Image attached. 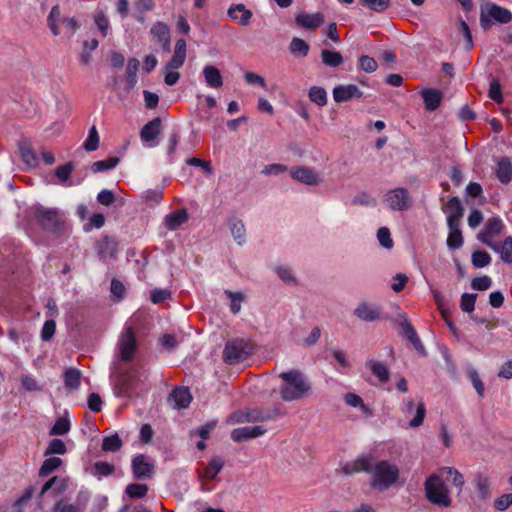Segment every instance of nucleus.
Wrapping results in <instances>:
<instances>
[{"mask_svg": "<svg viewBox=\"0 0 512 512\" xmlns=\"http://www.w3.org/2000/svg\"><path fill=\"white\" fill-rule=\"evenodd\" d=\"M375 458L371 453H363L355 460L346 462L342 471L345 475L366 472L372 473L371 487L380 491L391 487L399 478V469L387 460H381L374 465Z\"/></svg>", "mask_w": 512, "mask_h": 512, "instance_id": "obj_1", "label": "nucleus"}, {"mask_svg": "<svg viewBox=\"0 0 512 512\" xmlns=\"http://www.w3.org/2000/svg\"><path fill=\"white\" fill-rule=\"evenodd\" d=\"M279 378L282 380L279 387L282 400L286 402L297 401L311 394V383L300 370L292 369L281 372Z\"/></svg>", "mask_w": 512, "mask_h": 512, "instance_id": "obj_2", "label": "nucleus"}, {"mask_svg": "<svg viewBox=\"0 0 512 512\" xmlns=\"http://www.w3.org/2000/svg\"><path fill=\"white\" fill-rule=\"evenodd\" d=\"M34 219L40 228L49 233H59L64 228V220L57 209L45 208L43 206L35 207Z\"/></svg>", "mask_w": 512, "mask_h": 512, "instance_id": "obj_3", "label": "nucleus"}, {"mask_svg": "<svg viewBox=\"0 0 512 512\" xmlns=\"http://www.w3.org/2000/svg\"><path fill=\"white\" fill-rule=\"evenodd\" d=\"M426 498L432 504L448 507L451 500L448 495V489L441 477L437 474L430 475L424 484Z\"/></svg>", "mask_w": 512, "mask_h": 512, "instance_id": "obj_4", "label": "nucleus"}, {"mask_svg": "<svg viewBox=\"0 0 512 512\" xmlns=\"http://www.w3.org/2000/svg\"><path fill=\"white\" fill-rule=\"evenodd\" d=\"M251 354L252 347L247 341L234 339L225 344L223 359L229 365H236L247 360Z\"/></svg>", "mask_w": 512, "mask_h": 512, "instance_id": "obj_5", "label": "nucleus"}, {"mask_svg": "<svg viewBox=\"0 0 512 512\" xmlns=\"http://www.w3.org/2000/svg\"><path fill=\"white\" fill-rule=\"evenodd\" d=\"M281 415L278 407L252 408L245 413L237 412L231 415V419L237 423L244 422H267L277 419Z\"/></svg>", "mask_w": 512, "mask_h": 512, "instance_id": "obj_6", "label": "nucleus"}, {"mask_svg": "<svg viewBox=\"0 0 512 512\" xmlns=\"http://www.w3.org/2000/svg\"><path fill=\"white\" fill-rule=\"evenodd\" d=\"M507 24L512 21V13L495 3H487L485 10L482 7L480 14V25L484 30L491 27L492 22Z\"/></svg>", "mask_w": 512, "mask_h": 512, "instance_id": "obj_7", "label": "nucleus"}, {"mask_svg": "<svg viewBox=\"0 0 512 512\" xmlns=\"http://www.w3.org/2000/svg\"><path fill=\"white\" fill-rule=\"evenodd\" d=\"M383 202L392 211H406L412 206L409 191L403 187L387 191L383 196Z\"/></svg>", "mask_w": 512, "mask_h": 512, "instance_id": "obj_8", "label": "nucleus"}, {"mask_svg": "<svg viewBox=\"0 0 512 512\" xmlns=\"http://www.w3.org/2000/svg\"><path fill=\"white\" fill-rule=\"evenodd\" d=\"M504 227L502 219L499 216H493L487 220L483 229L477 235V239L494 251H498L499 245L493 242L491 238L499 235Z\"/></svg>", "mask_w": 512, "mask_h": 512, "instance_id": "obj_9", "label": "nucleus"}, {"mask_svg": "<svg viewBox=\"0 0 512 512\" xmlns=\"http://www.w3.org/2000/svg\"><path fill=\"white\" fill-rule=\"evenodd\" d=\"M136 334L132 327H125L118 340V348L120 358L124 362H129L133 359L137 350Z\"/></svg>", "mask_w": 512, "mask_h": 512, "instance_id": "obj_10", "label": "nucleus"}, {"mask_svg": "<svg viewBox=\"0 0 512 512\" xmlns=\"http://www.w3.org/2000/svg\"><path fill=\"white\" fill-rule=\"evenodd\" d=\"M131 470L134 479L148 480L155 474V465L144 454H137L131 461Z\"/></svg>", "mask_w": 512, "mask_h": 512, "instance_id": "obj_11", "label": "nucleus"}, {"mask_svg": "<svg viewBox=\"0 0 512 512\" xmlns=\"http://www.w3.org/2000/svg\"><path fill=\"white\" fill-rule=\"evenodd\" d=\"M353 313L357 318L365 322H373L383 319L381 307L365 301L360 302L354 309Z\"/></svg>", "mask_w": 512, "mask_h": 512, "instance_id": "obj_12", "label": "nucleus"}, {"mask_svg": "<svg viewBox=\"0 0 512 512\" xmlns=\"http://www.w3.org/2000/svg\"><path fill=\"white\" fill-rule=\"evenodd\" d=\"M442 210L447 215V226L460 225L464 215V207L459 197H451Z\"/></svg>", "mask_w": 512, "mask_h": 512, "instance_id": "obj_13", "label": "nucleus"}, {"mask_svg": "<svg viewBox=\"0 0 512 512\" xmlns=\"http://www.w3.org/2000/svg\"><path fill=\"white\" fill-rule=\"evenodd\" d=\"M332 93L334 101L337 103L346 102L352 98L359 99L363 96V92L355 84L338 85L334 87Z\"/></svg>", "mask_w": 512, "mask_h": 512, "instance_id": "obj_14", "label": "nucleus"}, {"mask_svg": "<svg viewBox=\"0 0 512 512\" xmlns=\"http://www.w3.org/2000/svg\"><path fill=\"white\" fill-rule=\"evenodd\" d=\"M186 41L181 38L176 41L174 53L165 65V70H177L181 68L186 59Z\"/></svg>", "mask_w": 512, "mask_h": 512, "instance_id": "obj_15", "label": "nucleus"}, {"mask_svg": "<svg viewBox=\"0 0 512 512\" xmlns=\"http://www.w3.org/2000/svg\"><path fill=\"white\" fill-rule=\"evenodd\" d=\"M266 432L262 426H245L232 430L231 439L234 442H242L248 439L256 438Z\"/></svg>", "mask_w": 512, "mask_h": 512, "instance_id": "obj_16", "label": "nucleus"}, {"mask_svg": "<svg viewBox=\"0 0 512 512\" xmlns=\"http://www.w3.org/2000/svg\"><path fill=\"white\" fill-rule=\"evenodd\" d=\"M295 22L300 27L313 30L324 23V15L321 12L314 14L302 12L296 15Z\"/></svg>", "mask_w": 512, "mask_h": 512, "instance_id": "obj_17", "label": "nucleus"}, {"mask_svg": "<svg viewBox=\"0 0 512 512\" xmlns=\"http://www.w3.org/2000/svg\"><path fill=\"white\" fill-rule=\"evenodd\" d=\"M290 175L294 180L306 185H317L319 182L318 175L308 167H293L290 170Z\"/></svg>", "mask_w": 512, "mask_h": 512, "instance_id": "obj_18", "label": "nucleus"}, {"mask_svg": "<svg viewBox=\"0 0 512 512\" xmlns=\"http://www.w3.org/2000/svg\"><path fill=\"white\" fill-rule=\"evenodd\" d=\"M205 83L208 87L219 89L223 86V77L220 70L213 65H206L202 70Z\"/></svg>", "mask_w": 512, "mask_h": 512, "instance_id": "obj_19", "label": "nucleus"}, {"mask_svg": "<svg viewBox=\"0 0 512 512\" xmlns=\"http://www.w3.org/2000/svg\"><path fill=\"white\" fill-rule=\"evenodd\" d=\"M169 399L174 402L176 409H185L191 403L192 396L187 387H176L171 392Z\"/></svg>", "mask_w": 512, "mask_h": 512, "instance_id": "obj_20", "label": "nucleus"}, {"mask_svg": "<svg viewBox=\"0 0 512 512\" xmlns=\"http://www.w3.org/2000/svg\"><path fill=\"white\" fill-rule=\"evenodd\" d=\"M161 122V118L155 117L146 123L140 131L141 140L144 142L155 140L161 132Z\"/></svg>", "mask_w": 512, "mask_h": 512, "instance_id": "obj_21", "label": "nucleus"}, {"mask_svg": "<svg viewBox=\"0 0 512 512\" xmlns=\"http://www.w3.org/2000/svg\"><path fill=\"white\" fill-rule=\"evenodd\" d=\"M228 15L241 26H247L252 18V12L249 9H246L243 4L231 6L228 9Z\"/></svg>", "mask_w": 512, "mask_h": 512, "instance_id": "obj_22", "label": "nucleus"}, {"mask_svg": "<svg viewBox=\"0 0 512 512\" xmlns=\"http://www.w3.org/2000/svg\"><path fill=\"white\" fill-rule=\"evenodd\" d=\"M188 220V213L185 209L173 211L166 215L165 226L170 231L177 230L182 224Z\"/></svg>", "mask_w": 512, "mask_h": 512, "instance_id": "obj_23", "label": "nucleus"}, {"mask_svg": "<svg viewBox=\"0 0 512 512\" xmlns=\"http://www.w3.org/2000/svg\"><path fill=\"white\" fill-rule=\"evenodd\" d=\"M422 98L426 110L435 111L441 104L442 93L434 88H428L422 91Z\"/></svg>", "mask_w": 512, "mask_h": 512, "instance_id": "obj_24", "label": "nucleus"}, {"mask_svg": "<svg viewBox=\"0 0 512 512\" xmlns=\"http://www.w3.org/2000/svg\"><path fill=\"white\" fill-rule=\"evenodd\" d=\"M224 460L220 456H214L204 468L200 478L212 481L224 467Z\"/></svg>", "mask_w": 512, "mask_h": 512, "instance_id": "obj_25", "label": "nucleus"}, {"mask_svg": "<svg viewBox=\"0 0 512 512\" xmlns=\"http://www.w3.org/2000/svg\"><path fill=\"white\" fill-rule=\"evenodd\" d=\"M496 176L503 184L512 180V163L509 158H502L497 164Z\"/></svg>", "mask_w": 512, "mask_h": 512, "instance_id": "obj_26", "label": "nucleus"}, {"mask_svg": "<svg viewBox=\"0 0 512 512\" xmlns=\"http://www.w3.org/2000/svg\"><path fill=\"white\" fill-rule=\"evenodd\" d=\"M366 366L370 368L373 375H375L380 382L385 383L389 380L390 372L384 363L371 359L366 362Z\"/></svg>", "mask_w": 512, "mask_h": 512, "instance_id": "obj_27", "label": "nucleus"}, {"mask_svg": "<svg viewBox=\"0 0 512 512\" xmlns=\"http://www.w3.org/2000/svg\"><path fill=\"white\" fill-rule=\"evenodd\" d=\"M150 33L153 37V39L158 43L161 44L164 41L171 38L170 36V29L168 25L162 21H157L153 26L151 27Z\"/></svg>", "mask_w": 512, "mask_h": 512, "instance_id": "obj_28", "label": "nucleus"}, {"mask_svg": "<svg viewBox=\"0 0 512 512\" xmlns=\"http://www.w3.org/2000/svg\"><path fill=\"white\" fill-rule=\"evenodd\" d=\"M449 234L447 237V246L449 249L456 250L462 247L464 239L460 230V225L447 226Z\"/></svg>", "mask_w": 512, "mask_h": 512, "instance_id": "obj_29", "label": "nucleus"}, {"mask_svg": "<svg viewBox=\"0 0 512 512\" xmlns=\"http://www.w3.org/2000/svg\"><path fill=\"white\" fill-rule=\"evenodd\" d=\"M65 387L71 390H77L81 385V372L77 368H68L64 372Z\"/></svg>", "mask_w": 512, "mask_h": 512, "instance_id": "obj_30", "label": "nucleus"}, {"mask_svg": "<svg viewBox=\"0 0 512 512\" xmlns=\"http://www.w3.org/2000/svg\"><path fill=\"white\" fill-rule=\"evenodd\" d=\"M140 62L136 58H130L126 67V75H127V89L130 90L134 88L137 83V72L139 70Z\"/></svg>", "mask_w": 512, "mask_h": 512, "instance_id": "obj_31", "label": "nucleus"}, {"mask_svg": "<svg viewBox=\"0 0 512 512\" xmlns=\"http://www.w3.org/2000/svg\"><path fill=\"white\" fill-rule=\"evenodd\" d=\"M475 487L481 499H488L491 495L490 482L487 476L478 473L475 477Z\"/></svg>", "mask_w": 512, "mask_h": 512, "instance_id": "obj_32", "label": "nucleus"}, {"mask_svg": "<svg viewBox=\"0 0 512 512\" xmlns=\"http://www.w3.org/2000/svg\"><path fill=\"white\" fill-rule=\"evenodd\" d=\"M290 53L296 57H306L309 53V44L301 38L294 37L289 45Z\"/></svg>", "mask_w": 512, "mask_h": 512, "instance_id": "obj_33", "label": "nucleus"}, {"mask_svg": "<svg viewBox=\"0 0 512 512\" xmlns=\"http://www.w3.org/2000/svg\"><path fill=\"white\" fill-rule=\"evenodd\" d=\"M148 486L143 483H130L125 488V495L130 499H141L146 497Z\"/></svg>", "mask_w": 512, "mask_h": 512, "instance_id": "obj_34", "label": "nucleus"}, {"mask_svg": "<svg viewBox=\"0 0 512 512\" xmlns=\"http://www.w3.org/2000/svg\"><path fill=\"white\" fill-rule=\"evenodd\" d=\"M230 230L234 240L242 245L246 242V229L241 220L233 219L230 222Z\"/></svg>", "mask_w": 512, "mask_h": 512, "instance_id": "obj_35", "label": "nucleus"}, {"mask_svg": "<svg viewBox=\"0 0 512 512\" xmlns=\"http://www.w3.org/2000/svg\"><path fill=\"white\" fill-rule=\"evenodd\" d=\"M62 465V459L59 457H49L46 458L40 469H39V476L40 477H47L52 472H54L56 469H58Z\"/></svg>", "mask_w": 512, "mask_h": 512, "instance_id": "obj_36", "label": "nucleus"}, {"mask_svg": "<svg viewBox=\"0 0 512 512\" xmlns=\"http://www.w3.org/2000/svg\"><path fill=\"white\" fill-rule=\"evenodd\" d=\"M19 150L21 158L26 165H28L29 167L38 166V158L29 144L21 143L19 145Z\"/></svg>", "mask_w": 512, "mask_h": 512, "instance_id": "obj_37", "label": "nucleus"}, {"mask_svg": "<svg viewBox=\"0 0 512 512\" xmlns=\"http://www.w3.org/2000/svg\"><path fill=\"white\" fill-rule=\"evenodd\" d=\"M122 445L123 442L120 436L115 433L103 438L101 448L105 452H117L121 449Z\"/></svg>", "mask_w": 512, "mask_h": 512, "instance_id": "obj_38", "label": "nucleus"}, {"mask_svg": "<svg viewBox=\"0 0 512 512\" xmlns=\"http://www.w3.org/2000/svg\"><path fill=\"white\" fill-rule=\"evenodd\" d=\"M321 58L323 63L329 67H338L343 63V57L337 51L324 49L321 52Z\"/></svg>", "mask_w": 512, "mask_h": 512, "instance_id": "obj_39", "label": "nucleus"}, {"mask_svg": "<svg viewBox=\"0 0 512 512\" xmlns=\"http://www.w3.org/2000/svg\"><path fill=\"white\" fill-rule=\"evenodd\" d=\"M311 102L318 106H325L327 104V92L323 87L312 86L308 93Z\"/></svg>", "mask_w": 512, "mask_h": 512, "instance_id": "obj_40", "label": "nucleus"}, {"mask_svg": "<svg viewBox=\"0 0 512 512\" xmlns=\"http://www.w3.org/2000/svg\"><path fill=\"white\" fill-rule=\"evenodd\" d=\"M119 161L120 159L116 156L110 157L105 160H99L92 164L91 170L93 173L108 171L115 168L118 165Z\"/></svg>", "mask_w": 512, "mask_h": 512, "instance_id": "obj_41", "label": "nucleus"}, {"mask_svg": "<svg viewBox=\"0 0 512 512\" xmlns=\"http://www.w3.org/2000/svg\"><path fill=\"white\" fill-rule=\"evenodd\" d=\"M488 97L497 104H501L504 101L502 88L499 79L493 78L489 85Z\"/></svg>", "mask_w": 512, "mask_h": 512, "instance_id": "obj_42", "label": "nucleus"}, {"mask_svg": "<svg viewBox=\"0 0 512 512\" xmlns=\"http://www.w3.org/2000/svg\"><path fill=\"white\" fill-rule=\"evenodd\" d=\"M467 376L470 379L474 389L476 390L479 397H483L485 393V387L484 383L482 382L481 378L479 377V374L477 370L473 367H470L467 369Z\"/></svg>", "mask_w": 512, "mask_h": 512, "instance_id": "obj_43", "label": "nucleus"}, {"mask_svg": "<svg viewBox=\"0 0 512 512\" xmlns=\"http://www.w3.org/2000/svg\"><path fill=\"white\" fill-rule=\"evenodd\" d=\"M99 146V134L95 126H92L89 130L87 139L83 143V148L86 151L92 152L98 149Z\"/></svg>", "mask_w": 512, "mask_h": 512, "instance_id": "obj_44", "label": "nucleus"}, {"mask_svg": "<svg viewBox=\"0 0 512 512\" xmlns=\"http://www.w3.org/2000/svg\"><path fill=\"white\" fill-rule=\"evenodd\" d=\"M57 482H59V484L55 488V492L62 493L66 488L65 480H59L57 476H53L42 486L39 497H43Z\"/></svg>", "mask_w": 512, "mask_h": 512, "instance_id": "obj_45", "label": "nucleus"}, {"mask_svg": "<svg viewBox=\"0 0 512 512\" xmlns=\"http://www.w3.org/2000/svg\"><path fill=\"white\" fill-rule=\"evenodd\" d=\"M477 294L475 293H464L461 296L460 308L465 313H471L475 309V302Z\"/></svg>", "mask_w": 512, "mask_h": 512, "instance_id": "obj_46", "label": "nucleus"}, {"mask_svg": "<svg viewBox=\"0 0 512 512\" xmlns=\"http://www.w3.org/2000/svg\"><path fill=\"white\" fill-rule=\"evenodd\" d=\"M66 452H67V448H66L65 443L59 438H54L50 441L44 455L45 456L52 455V454L63 455Z\"/></svg>", "mask_w": 512, "mask_h": 512, "instance_id": "obj_47", "label": "nucleus"}, {"mask_svg": "<svg viewBox=\"0 0 512 512\" xmlns=\"http://www.w3.org/2000/svg\"><path fill=\"white\" fill-rule=\"evenodd\" d=\"M472 265L476 268H483L490 264L491 257L486 251H474L472 254Z\"/></svg>", "mask_w": 512, "mask_h": 512, "instance_id": "obj_48", "label": "nucleus"}, {"mask_svg": "<svg viewBox=\"0 0 512 512\" xmlns=\"http://www.w3.org/2000/svg\"><path fill=\"white\" fill-rule=\"evenodd\" d=\"M95 476L98 478L107 477L114 473L115 467L106 461H97L94 464Z\"/></svg>", "mask_w": 512, "mask_h": 512, "instance_id": "obj_49", "label": "nucleus"}, {"mask_svg": "<svg viewBox=\"0 0 512 512\" xmlns=\"http://www.w3.org/2000/svg\"><path fill=\"white\" fill-rule=\"evenodd\" d=\"M426 416V407L425 404L421 401L418 403L416 407L415 416L409 421V427L418 428L420 427Z\"/></svg>", "mask_w": 512, "mask_h": 512, "instance_id": "obj_50", "label": "nucleus"}, {"mask_svg": "<svg viewBox=\"0 0 512 512\" xmlns=\"http://www.w3.org/2000/svg\"><path fill=\"white\" fill-rule=\"evenodd\" d=\"M363 6L377 13L384 12L390 5V0H361Z\"/></svg>", "mask_w": 512, "mask_h": 512, "instance_id": "obj_51", "label": "nucleus"}, {"mask_svg": "<svg viewBox=\"0 0 512 512\" xmlns=\"http://www.w3.org/2000/svg\"><path fill=\"white\" fill-rule=\"evenodd\" d=\"M70 430V422L66 418H58L50 430L51 435H65Z\"/></svg>", "mask_w": 512, "mask_h": 512, "instance_id": "obj_52", "label": "nucleus"}, {"mask_svg": "<svg viewBox=\"0 0 512 512\" xmlns=\"http://www.w3.org/2000/svg\"><path fill=\"white\" fill-rule=\"evenodd\" d=\"M378 64L373 57L368 55H363L360 57L358 62V68L363 70L366 73H372L376 71Z\"/></svg>", "mask_w": 512, "mask_h": 512, "instance_id": "obj_53", "label": "nucleus"}, {"mask_svg": "<svg viewBox=\"0 0 512 512\" xmlns=\"http://www.w3.org/2000/svg\"><path fill=\"white\" fill-rule=\"evenodd\" d=\"M352 204L375 207L377 204V201L374 197H372L368 193L361 192L353 198Z\"/></svg>", "mask_w": 512, "mask_h": 512, "instance_id": "obj_54", "label": "nucleus"}, {"mask_svg": "<svg viewBox=\"0 0 512 512\" xmlns=\"http://www.w3.org/2000/svg\"><path fill=\"white\" fill-rule=\"evenodd\" d=\"M73 169L74 164L72 162H67L66 164L56 168L55 175L61 182H66L70 178Z\"/></svg>", "mask_w": 512, "mask_h": 512, "instance_id": "obj_55", "label": "nucleus"}, {"mask_svg": "<svg viewBox=\"0 0 512 512\" xmlns=\"http://www.w3.org/2000/svg\"><path fill=\"white\" fill-rule=\"evenodd\" d=\"M377 239L384 248L390 249L393 247V240L391 239L390 230L387 227L378 229Z\"/></svg>", "mask_w": 512, "mask_h": 512, "instance_id": "obj_56", "label": "nucleus"}, {"mask_svg": "<svg viewBox=\"0 0 512 512\" xmlns=\"http://www.w3.org/2000/svg\"><path fill=\"white\" fill-rule=\"evenodd\" d=\"M132 383L128 375L121 376L117 384V393L121 396H130Z\"/></svg>", "mask_w": 512, "mask_h": 512, "instance_id": "obj_57", "label": "nucleus"}, {"mask_svg": "<svg viewBox=\"0 0 512 512\" xmlns=\"http://www.w3.org/2000/svg\"><path fill=\"white\" fill-rule=\"evenodd\" d=\"M171 298V291L168 289H154L151 291L150 300L154 304H160Z\"/></svg>", "mask_w": 512, "mask_h": 512, "instance_id": "obj_58", "label": "nucleus"}, {"mask_svg": "<svg viewBox=\"0 0 512 512\" xmlns=\"http://www.w3.org/2000/svg\"><path fill=\"white\" fill-rule=\"evenodd\" d=\"M492 285V280L489 276L476 277L471 282V287L477 291H485Z\"/></svg>", "mask_w": 512, "mask_h": 512, "instance_id": "obj_59", "label": "nucleus"}, {"mask_svg": "<svg viewBox=\"0 0 512 512\" xmlns=\"http://www.w3.org/2000/svg\"><path fill=\"white\" fill-rule=\"evenodd\" d=\"M52 510L55 512H83L79 505L69 504L63 500L54 503Z\"/></svg>", "mask_w": 512, "mask_h": 512, "instance_id": "obj_60", "label": "nucleus"}, {"mask_svg": "<svg viewBox=\"0 0 512 512\" xmlns=\"http://www.w3.org/2000/svg\"><path fill=\"white\" fill-rule=\"evenodd\" d=\"M56 331V322L52 319L46 320L42 327L41 339L43 341H49L52 339Z\"/></svg>", "mask_w": 512, "mask_h": 512, "instance_id": "obj_61", "label": "nucleus"}, {"mask_svg": "<svg viewBox=\"0 0 512 512\" xmlns=\"http://www.w3.org/2000/svg\"><path fill=\"white\" fill-rule=\"evenodd\" d=\"M231 299L230 310L233 314H237L241 310V302L243 301V295L241 293H234L229 290L225 291Z\"/></svg>", "mask_w": 512, "mask_h": 512, "instance_id": "obj_62", "label": "nucleus"}, {"mask_svg": "<svg viewBox=\"0 0 512 512\" xmlns=\"http://www.w3.org/2000/svg\"><path fill=\"white\" fill-rule=\"evenodd\" d=\"M501 253V259L506 263H512V237L504 240L502 248L497 251Z\"/></svg>", "mask_w": 512, "mask_h": 512, "instance_id": "obj_63", "label": "nucleus"}, {"mask_svg": "<svg viewBox=\"0 0 512 512\" xmlns=\"http://www.w3.org/2000/svg\"><path fill=\"white\" fill-rule=\"evenodd\" d=\"M512 505V493L503 494L494 501V508L498 511H504Z\"/></svg>", "mask_w": 512, "mask_h": 512, "instance_id": "obj_64", "label": "nucleus"}]
</instances>
